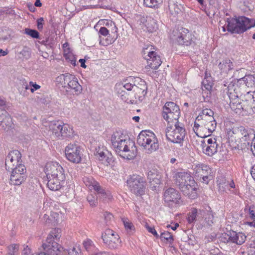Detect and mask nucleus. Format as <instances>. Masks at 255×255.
Listing matches in <instances>:
<instances>
[{"label": "nucleus", "mask_w": 255, "mask_h": 255, "mask_svg": "<svg viewBox=\"0 0 255 255\" xmlns=\"http://www.w3.org/2000/svg\"><path fill=\"white\" fill-rule=\"evenodd\" d=\"M114 148L119 155L124 158L132 159L136 155V147L134 143L129 138L125 137Z\"/></svg>", "instance_id": "6e6552de"}, {"label": "nucleus", "mask_w": 255, "mask_h": 255, "mask_svg": "<svg viewBox=\"0 0 255 255\" xmlns=\"http://www.w3.org/2000/svg\"><path fill=\"white\" fill-rule=\"evenodd\" d=\"M238 82L241 84H245L248 88H255V78L253 75H246L244 77L240 79Z\"/></svg>", "instance_id": "c756f323"}, {"label": "nucleus", "mask_w": 255, "mask_h": 255, "mask_svg": "<svg viewBox=\"0 0 255 255\" xmlns=\"http://www.w3.org/2000/svg\"><path fill=\"white\" fill-rule=\"evenodd\" d=\"M48 179L47 183V187L51 190L56 191L60 189L61 187L60 179H58V176H46ZM61 180H64V176H61Z\"/></svg>", "instance_id": "cd10ccee"}, {"label": "nucleus", "mask_w": 255, "mask_h": 255, "mask_svg": "<svg viewBox=\"0 0 255 255\" xmlns=\"http://www.w3.org/2000/svg\"><path fill=\"white\" fill-rule=\"evenodd\" d=\"M44 170L46 175H63L64 174V169L57 162H50L46 163Z\"/></svg>", "instance_id": "412c9836"}, {"label": "nucleus", "mask_w": 255, "mask_h": 255, "mask_svg": "<svg viewBox=\"0 0 255 255\" xmlns=\"http://www.w3.org/2000/svg\"><path fill=\"white\" fill-rule=\"evenodd\" d=\"M126 137L121 131H116L114 132L111 136V142L114 147L115 146H118L119 143L123 140Z\"/></svg>", "instance_id": "473e14b6"}, {"label": "nucleus", "mask_w": 255, "mask_h": 255, "mask_svg": "<svg viewBox=\"0 0 255 255\" xmlns=\"http://www.w3.org/2000/svg\"><path fill=\"white\" fill-rule=\"evenodd\" d=\"M94 154L100 161L107 166L110 165L113 161L111 153L103 147H99L98 148H96Z\"/></svg>", "instance_id": "4be33fe9"}, {"label": "nucleus", "mask_w": 255, "mask_h": 255, "mask_svg": "<svg viewBox=\"0 0 255 255\" xmlns=\"http://www.w3.org/2000/svg\"><path fill=\"white\" fill-rule=\"evenodd\" d=\"M198 213L197 209L193 208L192 209L191 212H189L188 214V221L189 223H194L196 221V219L198 218Z\"/></svg>", "instance_id": "4c0bfd02"}, {"label": "nucleus", "mask_w": 255, "mask_h": 255, "mask_svg": "<svg viewBox=\"0 0 255 255\" xmlns=\"http://www.w3.org/2000/svg\"><path fill=\"white\" fill-rule=\"evenodd\" d=\"M92 245V241L90 240L87 239L83 242V246L84 248L88 250Z\"/></svg>", "instance_id": "864d4df0"}, {"label": "nucleus", "mask_w": 255, "mask_h": 255, "mask_svg": "<svg viewBox=\"0 0 255 255\" xmlns=\"http://www.w3.org/2000/svg\"><path fill=\"white\" fill-rule=\"evenodd\" d=\"M250 216L253 220H255V211L250 209Z\"/></svg>", "instance_id": "680f3d73"}, {"label": "nucleus", "mask_w": 255, "mask_h": 255, "mask_svg": "<svg viewBox=\"0 0 255 255\" xmlns=\"http://www.w3.org/2000/svg\"><path fill=\"white\" fill-rule=\"evenodd\" d=\"M23 181V176H10L9 183L15 186L19 185Z\"/></svg>", "instance_id": "58836bf2"}, {"label": "nucleus", "mask_w": 255, "mask_h": 255, "mask_svg": "<svg viewBox=\"0 0 255 255\" xmlns=\"http://www.w3.org/2000/svg\"><path fill=\"white\" fill-rule=\"evenodd\" d=\"M186 134V130L182 123L177 122L167 124L166 136L169 141L182 146Z\"/></svg>", "instance_id": "0eeeda50"}, {"label": "nucleus", "mask_w": 255, "mask_h": 255, "mask_svg": "<svg viewBox=\"0 0 255 255\" xmlns=\"http://www.w3.org/2000/svg\"><path fill=\"white\" fill-rule=\"evenodd\" d=\"M227 135L229 141L238 149H249L253 150V144L255 141V133L252 129L245 127H234L227 130Z\"/></svg>", "instance_id": "f257e3e1"}, {"label": "nucleus", "mask_w": 255, "mask_h": 255, "mask_svg": "<svg viewBox=\"0 0 255 255\" xmlns=\"http://www.w3.org/2000/svg\"><path fill=\"white\" fill-rule=\"evenodd\" d=\"M57 81L61 83L62 87L73 90L76 95H79L82 92V87L74 75L69 74H62L57 78Z\"/></svg>", "instance_id": "9b49d317"}, {"label": "nucleus", "mask_w": 255, "mask_h": 255, "mask_svg": "<svg viewBox=\"0 0 255 255\" xmlns=\"http://www.w3.org/2000/svg\"><path fill=\"white\" fill-rule=\"evenodd\" d=\"M68 255H81L80 249L78 247H74L66 251Z\"/></svg>", "instance_id": "a18cd8bd"}, {"label": "nucleus", "mask_w": 255, "mask_h": 255, "mask_svg": "<svg viewBox=\"0 0 255 255\" xmlns=\"http://www.w3.org/2000/svg\"><path fill=\"white\" fill-rule=\"evenodd\" d=\"M25 33L34 38H38L39 36V32L37 30L28 28L25 29Z\"/></svg>", "instance_id": "79ce46f5"}, {"label": "nucleus", "mask_w": 255, "mask_h": 255, "mask_svg": "<svg viewBox=\"0 0 255 255\" xmlns=\"http://www.w3.org/2000/svg\"><path fill=\"white\" fill-rule=\"evenodd\" d=\"M228 236L229 237L228 242H231L238 245H242L246 240V236L243 233L232 231Z\"/></svg>", "instance_id": "393cba45"}, {"label": "nucleus", "mask_w": 255, "mask_h": 255, "mask_svg": "<svg viewBox=\"0 0 255 255\" xmlns=\"http://www.w3.org/2000/svg\"><path fill=\"white\" fill-rule=\"evenodd\" d=\"M247 224L251 227H254L255 228V220H253L252 222H248Z\"/></svg>", "instance_id": "338daca9"}, {"label": "nucleus", "mask_w": 255, "mask_h": 255, "mask_svg": "<svg viewBox=\"0 0 255 255\" xmlns=\"http://www.w3.org/2000/svg\"><path fill=\"white\" fill-rule=\"evenodd\" d=\"M135 78H129V79H128L127 81H125L123 87L128 91H131L132 89L134 90V85L136 83V82H135Z\"/></svg>", "instance_id": "e433bc0d"}, {"label": "nucleus", "mask_w": 255, "mask_h": 255, "mask_svg": "<svg viewBox=\"0 0 255 255\" xmlns=\"http://www.w3.org/2000/svg\"><path fill=\"white\" fill-rule=\"evenodd\" d=\"M42 43L46 46H49L50 48H52L54 45L53 42L50 40L49 38L47 39L46 40H43L42 41Z\"/></svg>", "instance_id": "4d7b16f0"}, {"label": "nucleus", "mask_w": 255, "mask_h": 255, "mask_svg": "<svg viewBox=\"0 0 255 255\" xmlns=\"http://www.w3.org/2000/svg\"><path fill=\"white\" fill-rule=\"evenodd\" d=\"M83 181L90 190L94 189L97 192V197L99 200L104 202H109L112 200L113 196L110 192L103 188L99 183L94 180L93 176H85Z\"/></svg>", "instance_id": "1a4fd4ad"}, {"label": "nucleus", "mask_w": 255, "mask_h": 255, "mask_svg": "<svg viewBox=\"0 0 255 255\" xmlns=\"http://www.w3.org/2000/svg\"><path fill=\"white\" fill-rule=\"evenodd\" d=\"M197 171V172L199 174H200V175H203V174L208 175V174H211V169L210 167L206 165H202L201 167H199Z\"/></svg>", "instance_id": "a19ab883"}, {"label": "nucleus", "mask_w": 255, "mask_h": 255, "mask_svg": "<svg viewBox=\"0 0 255 255\" xmlns=\"http://www.w3.org/2000/svg\"><path fill=\"white\" fill-rule=\"evenodd\" d=\"M0 114V126L4 130L8 129L11 127L12 119L6 111L1 110Z\"/></svg>", "instance_id": "a878e982"}, {"label": "nucleus", "mask_w": 255, "mask_h": 255, "mask_svg": "<svg viewBox=\"0 0 255 255\" xmlns=\"http://www.w3.org/2000/svg\"><path fill=\"white\" fill-rule=\"evenodd\" d=\"M137 142L148 154L158 148L157 139L155 134L149 130L141 131L138 135Z\"/></svg>", "instance_id": "39448f33"}, {"label": "nucleus", "mask_w": 255, "mask_h": 255, "mask_svg": "<svg viewBox=\"0 0 255 255\" xmlns=\"http://www.w3.org/2000/svg\"><path fill=\"white\" fill-rule=\"evenodd\" d=\"M29 84L35 90L39 89L40 88V86L39 85L36 84H34L32 82H30Z\"/></svg>", "instance_id": "052dcab7"}, {"label": "nucleus", "mask_w": 255, "mask_h": 255, "mask_svg": "<svg viewBox=\"0 0 255 255\" xmlns=\"http://www.w3.org/2000/svg\"><path fill=\"white\" fill-rule=\"evenodd\" d=\"M207 82V80H204L202 82V85L208 91L210 92L212 89V85L211 84L206 83Z\"/></svg>", "instance_id": "6e6d98bb"}, {"label": "nucleus", "mask_w": 255, "mask_h": 255, "mask_svg": "<svg viewBox=\"0 0 255 255\" xmlns=\"http://www.w3.org/2000/svg\"><path fill=\"white\" fill-rule=\"evenodd\" d=\"M31 253V250L28 246H26L24 247L22 254L23 255H29Z\"/></svg>", "instance_id": "13d9d810"}, {"label": "nucleus", "mask_w": 255, "mask_h": 255, "mask_svg": "<svg viewBox=\"0 0 255 255\" xmlns=\"http://www.w3.org/2000/svg\"><path fill=\"white\" fill-rule=\"evenodd\" d=\"M123 223L124 224L125 227L126 229H128L131 230L133 228V225L132 223L129 222V221L127 219H125L123 220Z\"/></svg>", "instance_id": "8fccbe9b"}, {"label": "nucleus", "mask_w": 255, "mask_h": 255, "mask_svg": "<svg viewBox=\"0 0 255 255\" xmlns=\"http://www.w3.org/2000/svg\"><path fill=\"white\" fill-rule=\"evenodd\" d=\"M61 138L69 137L73 135L74 131L68 125L62 123V126L60 128Z\"/></svg>", "instance_id": "72a5a7b5"}, {"label": "nucleus", "mask_w": 255, "mask_h": 255, "mask_svg": "<svg viewBox=\"0 0 255 255\" xmlns=\"http://www.w3.org/2000/svg\"><path fill=\"white\" fill-rule=\"evenodd\" d=\"M61 237V230L52 229L47 238L46 242L43 244V252L32 255H58L60 253L61 246L57 241Z\"/></svg>", "instance_id": "7ed1b4c3"}, {"label": "nucleus", "mask_w": 255, "mask_h": 255, "mask_svg": "<svg viewBox=\"0 0 255 255\" xmlns=\"http://www.w3.org/2000/svg\"><path fill=\"white\" fill-rule=\"evenodd\" d=\"M231 109L236 114L240 115L243 111H248L249 106L247 101L241 102L238 98L232 99L230 103Z\"/></svg>", "instance_id": "5701e85b"}, {"label": "nucleus", "mask_w": 255, "mask_h": 255, "mask_svg": "<svg viewBox=\"0 0 255 255\" xmlns=\"http://www.w3.org/2000/svg\"><path fill=\"white\" fill-rule=\"evenodd\" d=\"M62 126V123L57 122H52L49 125V130L52 132L53 135L60 139L61 138V134L60 128Z\"/></svg>", "instance_id": "c85d7f7f"}, {"label": "nucleus", "mask_w": 255, "mask_h": 255, "mask_svg": "<svg viewBox=\"0 0 255 255\" xmlns=\"http://www.w3.org/2000/svg\"><path fill=\"white\" fill-rule=\"evenodd\" d=\"M104 217L106 221H110L113 218V215L109 212H105L104 214Z\"/></svg>", "instance_id": "bf43d9fd"}, {"label": "nucleus", "mask_w": 255, "mask_h": 255, "mask_svg": "<svg viewBox=\"0 0 255 255\" xmlns=\"http://www.w3.org/2000/svg\"><path fill=\"white\" fill-rule=\"evenodd\" d=\"M150 23H151V25H150L149 21H146L147 23L145 24V26L147 27V28L148 31H149L150 32H152L153 31L156 30L157 27L156 23L154 20L152 19V20H150Z\"/></svg>", "instance_id": "37998d69"}, {"label": "nucleus", "mask_w": 255, "mask_h": 255, "mask_svg": "<svg viewBox=\"0 0 255 255\" xmlns=\"http://www.w3.org/2000/svg\"><path fill=\"white\" fill-rule=\"evenodd\" d=\"M7 170L11 173V175H15V174H24L26 172V170L24 165L20 163Z\"/></svg>", "instance_id": "2f4dec72"}, {"label": "nucleus", "mask_w": 255, "mask_h": 255, "mask_svg": "<svg viewBox=\"0 0 255 255\" xmlns=\"http://www.w3.org/2000/svg\"><path fill=\"white\" fill-rule=\"evenodd\" d=\"M99 33L104 36H107L109 34V30L105 27H102L100 29Z\"/></svg>", "instance_id": "5fc2aeb1"}, {"label": "nucleus", "mask_w": 255, "mask_h": 255, "mask_svg": "<svg viewBox=\"0 0 255 255\" xmlns=\"http://www.w3.org/2000/svg\"><path fill=\"white\" fill-rule=\"evenodd\" d=\"M127 184L131 192L136 195H142L145 192V180L140 176H130Z\"/></svg>", "instance_id": "4468645a"}, {"label": "nucleus", "mask_w": 255, "mask_h": 255, "mask_svg": "<svg viewBox=\"0 0 255 255\" xmlns=\"http://www.w3.org/2000/svg\"><path fill=\"white\" fill-rule=\"evenodd\" d=\"M154 48L152 45H149L146 48H143L142 55L146 60L147 66L152 69H157L161 65L162 62L159 56L154 51Z\"/></svg>", "instance_id": "f8f14e48"}, {"label": "nucleus", "mask_w": 255, "mask_h": 255, "mask_svg": "<svg viewBox=\"0 0 255 255\" xmlns=\"http://www.w3.org/2000/svg\"><path fill=\"white\" fill-rule=\"evenodd\" d=\"M134 80L136 83L133 91L135 92V97L138 98L139 101H142L147 94V87L145 82L141 79L136 77Z\"/></svg>", "instance_id": "a211bd4d"}, {"label": "nucleus", "mask_w": 255, "mask_h": 255, "mask_svg": "<svg viewBox=\"0 0 255 255\" xmlns=\"http://www.w3.org/2000/svg\"><path fill=\"white\" fill-rule=\"evenodd\" d=\"M249 255H255V243L251 244L248 248Z\"/></svg>", "instance_id": "3c124183"}, {"label": "nucleus", "mask_w": 255, "mask_h": 255, "mask_svg": "<svg viewBox=\"0 0 255 255\" xmlns=\"http://www.w3.org/2000/svg\"><path fill=\"white\" fill-rule=\"evenodd\" d=\"M251 175H255V165L253 166L250 171Z\"/></svg>", "instance_id": "774afa93"}, {"label": "nucleus", "mask_w": 255, "mask_h": 255, "mask_svg": "<svg viewBox=\"0 0 255 255\" xmlns=\"http://www.w3.org/2000/svg\"><path fill=\"white\" fill-rule=\"evenodd\" d=\"M163 199L168 206L180 204L181 202L180 193L173 188H169L164 191Z\"/></svg>", "instance_id": "dca6fc26"}, {"label": "nucleus", "mask_w": 255, "mask_h": 255, "mask_svg": "<svg viewBox=\"0 0 255 255\" xmlns=\"http://www.w3.org/2000/svg\"><path fill=\"white\" fill-rule=\"evenodd\" d=\"M65 154L67 159L75 163H79L81 160L82 148L76 142L70 143L65 148Z\"/></svg>", "instance_id": "ddd939ff"}, {"label": "nucleus", "mask_w": 255, "mask_h": 255, "mask_svg": "<svg viewBox=\"0 0 255 255\" xmlns=\"http://www.w3.org/2000/svg\"><path fill=\"white\" fill-rule=\"evenodd\" d=\"M157 175V172L156 170H153V171H150L148 172L147 175Z\"/></svg>", "instance_id": "69168bd1"}, {"label": "nucleus", "mask_w": 255, "mask_h": 255, "mask_svg": "<svg viewBox=\"0 0 255 255\" xmlns=\"http://www.w3.org/2000/svg\"><path fill=\"white\" fill-rule=\"evenodd\" d=\"M174 39L180 45H188L191 41V34L186 28H181L179 31H174Z\"/></svg>", "instance_id": "aec40b11"}, {"label": "nucleus", "mask_w": 255, "mask_h": 255, "mask_svg": "<svg viewBox=\"0 0 255 255\" xmlns=\"http://www.w3.org/2000/svg\"><path fill=\"white\" fill-rule=\"evenodd\" d=\"M145 227L147 230L152 234H153L155 237L158 238L159 235H158L157 232L155 230L154 227H150L148 224L146 223Z\"/></svg>", "instance_id": "09e8293b"}, {"label": "nucleus", "mask_w": 255, "mask_h": 255, "mask_svg": "<svg viewBox=\"0 0 255 255\" xmlns=\"http://www.w3.org/2000/svg\"><path fill=\"white\" fill-rule=\"evenodd\" d=\"M160 239L161 240H165L166 241L170 242L173 241V236L169 232H164L162 233L160 235Z\"/></svg>", "instance_id": "c03bdc74"}, {"label": "nucleus", "mask_w": 255, "mask_h": 255, "mask_svg": "<svg viewBox=\"0 0 255 255\" xmlns=\"http://www.w3.org/2000/svg\"><path fill=\"white\" fill-rule=\"evenodd\" d=\"M203 218L208 225L211 226L213 224L214 215L210 207L199 210L198 219H203Z\"/></svg>", "instance_id": "b1692460"}, {"label": "nucleus", "mask_w": 255, "mask_h": 255, "mask_svg": "<svg viewBox=\"0 0 255 255\" xmlns=\"http://www.w3.org/2000/svg\"><path fill=\"white\" fill-rule=\"evenodd\" d=\"M79 62L81 63V66L84 68H86V65H85V60L84 59H80L79 60Z\"/></svg>", "instance_id": "0e129e2a"}, {"label": "nucleus", "mask_w": 255, "mask_h": 255, "mask_svg": "<svg viewBox=\"0 0 255 255\" xmlns=\"http://www.w3.org/2000/svg\"><path fill=\"white\" fill-rule=\"evenodd\" d=\"M8 252L7 255H15L18 251V246L17 245L13 244L8 247Z\"/></svg>", "instance_id": "de8ad7c7"}, {"label": "nucleus", "mask_w": 255, "mask_h": 255, "mask_svg": "<svg viewBox=\"0 0 255 255\" xmlns=\"http://www.w3.org/2000/svg\"><path fill=\"white\" fill-rule=\"evenodd\" d=\"M227 28L232 33L241 34L255 26V20L245 16L228 18Z\"/></svg>", "instance_id": "20e7f679"}, {"label": "nucleus", "mask_w": 255, "mask_h": 255, "mask_svg": "<svg viewBox=\"0 0 255 255\" xmlns=\"http://www.w3.org/2000/svg\"><path fill=\"white\" fill-rule=\"evenodd\" d=\"M87 201L91 206L94 207L98 204V197L96 195L90 194L87 197Z\"/></svg>", "instance_id": "ea45409f"}, {"label": "nucleus", "mask_w": 255, "mask_h": 255, "mask_svg": "<svg viewBox=\"0 0 255 255\" xmlns=\"http://www.w3.org/2000/svg\"><path fill=\"white\" fill-rule=\"evenodd\" d=\"M60 216L58 213L51 212L50 215L45 214L43 217V220L48 226H55L58 223Z\"/></svg>", "instance_id": "bb28decb"}, {"label": "nucleus", "mask_w": 255, "mask_h": 255, "mask_svg": "<svg viewBox=\"0 0 255 255\" xmlns=\"http://www.w3.org/2000/svg\"><path fill=\"white\" fill-rule=\"evenodd\" d=\"M8 54V51L7 50L4 51L1 49H0V57L4 56Z\"/></svg>", "instance_id": "e2e57ef3"}, {"label": "nucleus", "mask_w": 255, "mask_h": 255, "mask_svg": "<svg viewBox=\"0 0 255 255\" xmlns=\"http://www.w3.org/2000/svg\"><path fill=\"white\" fill-rule=\"evenodd\" d=\"M20 54H21L24 58L28 59L31 57V50L27 47H24L20 52Z\"/></svg>", "instance_id": "49530a36"}, {"label": "nucleus", "mask_w": 255, "mask_h": 255, "mask_svg": "<svg viewBox=\"0 0 255 255\" xmlns=\"http://www.w3.org/2000/svg\"><path fill=\"white\" fill-rule=\"evenodd\" d=\"M162 2L163 0H143V4L147 7L158 8Z\"/></svg>", "instance_id": "f704fd0d"}, {"label": "nucleus", "mask_w": 255, "mask_h": 255, "mask_svg": "<svg viewBox=\"0 0 255 255\" xmlns=\"http://www.w3.org/2000/svg\"><path fill=\"white\" fill-rule=\"evenodd\" d=\"M44 19L43 18L40 17L37 20V28L39 30L42 29L43 28Z\"/></svg>", "instance_id": "603ef678"}, {"label": "nucleus", "mask_w": 255, "mask_h": 255, "mask_svg": "<svg viewBox=\"0 0 255 255\" xmlns=\"http://www.w3.org/2000/svg\"><path fill=\"white\" fill-rule=\"evenodd\" d=\"M218 144L215 137H211L202 142V150L204 153L212 156L218 151Z\"/></svg>", "instance_id": "f3484780"}, {"label": "nucleus", "mask_w": 255, "mask_h": 255, "mask_svg": "<svg viewBox=\"0 0 255 255\" xmlns=\"http://www.w3.org/2000/svg\"><path fill=\"white\" fill-rule=\"evenodd\" d=\"M149 183L150 188L152 190H156V188L161 183L160 176H150L149 178Z\"/></svg>", "instance_id": "c9c22d12"}, {"label": "nucleus", "mask_w": 255, "mask_h": 255, "mask_svg": "<svg viewBox=\"0 0 255 255\" xmlns=\"http://www.w3.org/2000/svg\"><path fill=\"white\" fill-rule=\"evenodd\" d=\"M21 162V154L17 150L10 151L5 159V166L6 170L18 165Z\"/></svg>", "instance_id": "6ab92c4d"}, {"label": "nucleus", "mask_w": 255, "mask_h": 255, "mask_svg": "<svg viewBox=\"0 0 255 255\" xmlns=\"http://www.w3.org/2000/svg\"><path fill=\"white\" fill-rule=\"evenodd\" d=\"M175 180L184 195L192 199L197 197V185L192 176H176Z\"/></svg>", "instance_id": "423d86ee"}, {"label": "nucleus", "mask_w": 255, "mask_h": 255, "mask_svg": "<svg viewBox=\"0 0 255 255\" xmlns=\"http://www.w3.org/2000/svg\"><path fill=\"white\" fill-rule=\"evenodd\" d=\"M102 238L104 244L110 249H118L121 244L119 235L110 229H107L102 234Z\"/></svg>", "instance_id": "2eb2a0df"}, {"label": "nucleus", "mask_w": 255, "mask_h": 255, "mask_svg": "<svg viewBox=\"0 0 255 255\" xmlns=\"http://www.w3.org/2000/svg\"><path fill=\"white\" fill-rule=\"evenodd\" d=\"M180 114L179 106L173 102H167L163 107L162 116L167 124L179 122Z\"/></svg>", "instance_id": "9d476101"}, {"label": "nucleus", "mask_w": 255, "mask_h": 255, "mask_svg": "<svg viewBox=\"0 0 255 255\" xmlns=\"http://www.w3.org/2000/svg\"><path fill=\"white\" fill-rule=\"evenodd\" d=\"M221 73H227L233 68V64L229 59H226L221 62L218 65Z\"/></svg>", "instance_id": "7c9ffc66"}, {"label": "nucleus", "mask_w": 255, "mask_h": 255, "mask_svg": "<svg viewBox=\"0 0 255 255\" xmlns=\"http://www.w3.org/2000/svg\"><path fill=\"white\" fill-rule=\"evenodd\" d=\"M211 109H205L199 114L194 123L193 130L201 137H206L215 130L216 122Z\"/></svg>", "instance_id": "f03ea898"}]
</instances>
